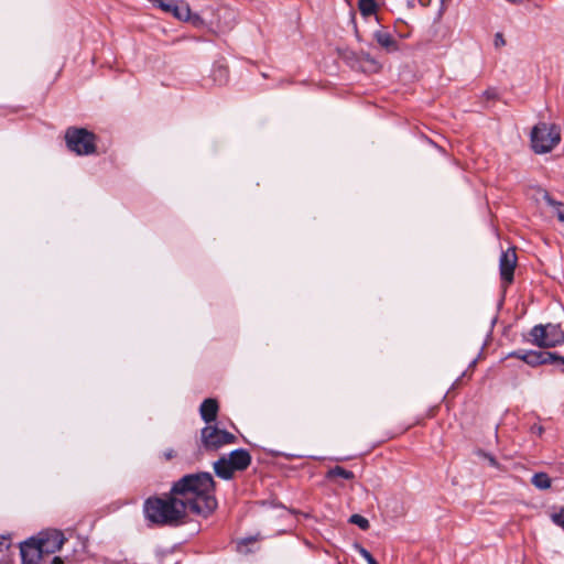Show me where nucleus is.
<instances>
[{
  "label": "nucleus",
  "mask_w": 564,
  "mask_h": 564,
  "mask_svg": "<svg viewBox=\"0 0 564 564\" xmlns=\"http://www.w3.org/2000/svg\"><path fill=\"white\" fill-rule=\"evenodd\" d=\"M214 487L209 473L186 475L173 485L169 496L145 501V518L155 524L175 525L188 513L207 517L217 507Z\"/></svg>",
  "instance_id": "f257e3e1"
},
{
  "label": "nucleus",
  "mask_w": 564,
  "mask_h": 564,
  "mask_svg": "<svg viewBox=\"0 0 564 564\" xmlns=\"http://www.w3.org/2000/svg\"><path fill=\"white\" fill-rule=\"evenodd\" d=\"M561 141V129L554 123L539 122L531 131L532 149L538 154L551 152Z\"/></svg>",
  "instance_id": "f03ea898"
},
{
  "label": "nucleus",
  "mask_w": 564,
  "mask_h": 564,
  "mask_svg": "<svg viewBox=\"0 0 564 564\" xmlns=\"http://www.w3.org/2000/svg\"><path fill=\"white\" fill-rule=\"evenodd\" d=\"M65 140L68 149L77 155H89L96 151L95 134L84 128H68Z\"/></svg>",
  "instance_id": "7ed1b4c3"
},
{
  "label": "nucleus",
  "mask_w": 564,
  "mask_h": 564,
  "mask_svg": "<svg viewBox=\"0 0 564 564\" xmlns=\"http://www.w3.org/2000/svg\"><path fill=\"white\" fill-rule=\"evenodd\" d=\"M245 468H247V451L245 449H236L214 463L216 475L224 479H230L236 470Z\"/></svg>",
  "instance_id": "20e7f679"
},
{
  "label": "nucleus",
  "mask_w": 564,
  "mask_h": 564,
  "mask_svg": "<svg viewBox=\"0 0 564 564\" xmlns=\"http://www.w3.org/2000/svg\"><path fill=\"white\" fill-rule=\"evenodd\" d=\"M531 341L544 348L555 347L564 343V332L560 325H536L531 332Z\"/></svg>",
  "instance_id": "39448f33"
},
{
  "label": "nucleus",
  "mask_w": 564,
  "mask_h": 564,
  "mask_svg": "<svg viewBox=\"0 0 564 564\" xmlns=\"http://www.w3.org/2000/svg\"><path fill=\"white\" fill-rule=\"evenodd\" d=\"M236 436L215 424L206 425L200 431V445L206 451H218L223 446L234 444Z\"/></svg>",
  "instance_id": "423d86ee"
},
{
  "label": "nucleus",
  "mask_w": 564,
  "mask_h": 564,
  "mask_svg": "<svg viewBox=\"0 0 564 564\" xmlns=\"http://www.w3.org/2000/svg\"><path fill=\"white\" fill-rule=\"evenodd\" d=\"M35 539L44 555L59 551L65 542L64 534L58 530L43 531Z\"/></svg>",
  "instance_id": "0eeeda50"
},
{
  "label": "nucleus",
  "mask_w": 564,
  "mask_h": 564,
  "mask_svg": "<svg viewBox=\"0 0 564 564\" xmlns=\"http://www.w3.org/2000/svg\"><path fill=\"white\" fill-rule=\"evenodd\" d=\"M517 265V254L513 249L503 251L500 257L499 268L502 282L508 285L513 280V272Z\"/></svg>",
  "instance_id": "6e6552de"
},
{
  "label": "nucleus",
  "mask_w": 564,
  "mask_h": 564,
  "mask_svg": "<svg viewBox=\"0 0 564 564\" xmlns=\"http://www.w3.org/2000/svg\"><path fill=\"white\" fill-rule=\"evenodd\" d=\"M20 551L23 564H39L44 555L35 538L21 543Z\"/></svg>",
  "instance_id": "1a4fd4ad"
},
{
  "label": "nucleus",
  "mask_w": 564,
  "mask_h": 564,
  "mask_svg": "<svg viewBox=\"0 0 564 564\" xmlns=\"http://www.w3.org/2000/svg\"><path fill=\"white\" fill-rule=\"evenodd\" d=\"M172 14L181 21L192 23L194 26L202 28L205 25L204 20L198 14L192 13L187 3L176 2Z\"/></svg>",
  "instance_id": "9d476101"
},
{
  "label": "nucleus",
  "mask_w": 564,
  "mask_h": 564,
  "mask_svg": "<svg viewBox=\"0 0 564 564\" xmlns=\"http://www.w3.org/2000/svg\"><path fill=\"white\" fill-rule=\"evenodd\" d=\"M218 402L216 399H206L203 401V403L199 406V414L203 419V421L210 425L213 422L216 421L217 414H218Z\"/></svg>",
  "instance_id": "9b49d317"
},
{
  "label": "nucleus",
  "mask_w": 564,
  "mask_h": 564,
  "mask_svg": "<svg viewBox=\"0 0 564 564\" xmlns=\"http://www.w3.org/2000/svg\"><path fill=\"white\" fill-rule=\"evenodd\" d=\"M373 37L377 41V43L384 48L387 52H395L398 51V43L392 37V35L384 31V30H378L373 33Z\"/></svg>",
  "instance_id": "f8f14e48"
},
{
  "label": "nucleus",
  "mask_w": 564,
  "mask_h": 564,
  "mask_svg": "<svg viewBox=\"0 0 564 564\" xmlns=\"http://www.w3.org/2000/svg\"><path fill=\"white\" fill-rule=\"evenodd\" d=\"M209 79L215 86H223L228 82V68L221 63H215L210 69Z\"/></svg>",
  "instance_id": "ddd939ff"
},
{
  "label": "nucleus",
  "mask_w": 564,
  "mask_h": 564,
  "mask_svg": "<svg viewBox=\"0 0 564 564\" xmlns=\"http://www.w3.org/2000/svg\"><path fill=\"white\" fill-rule=\"evenodd\" d=\"M551 358H557V355L554 352H529L521 356V359L527 364L535 365V364H547L551 362Z\"/></svg>",
  "instance_id": "4468645a"
},
{
  "label": "nucleus",
  "mask_w": 564,
  "mask_h": 564,
  "mask_svg": "<svg viewBox=\"0 0 564 564\" xmlns=\"http://www.w3.org/2000/svg\"><path fill=\"white\" fill-rule=\"evenodd\" d=\"M542 197L545 203L555 208L557 219L564 224V204L553 199L547 192L542 193Z\"/></svg>",
  "instance_id": "2eb2a0df"
},
{
  "label": "nucleus",
  "mask_w": 564,
  "mask_h": 564,
  "mask_svg": "<svg viewBox=\"0 0 564 564\" xmlns=\"http://www.w3.org/2000/svg\"><path fill=\"white\" fill-rule=\"evenodd\" d=\"M358 9L361 15L367 18L377 12L378 6L376 0H359Z\"/></svg>",
  "instance_id": "dca6fc26"
},
{
  "label": "nucleus",
  "mask_w": 564,
  "mask_h": 564,
  "mask_svg": "<svg viewBox=\"0 0 564 564\" xmlns=\"http://www.w3.org/2000/svg\"><path fill=\"white\" fill-rule=\"evenodd\" d=\"M532 484L539 489H547L551 487V479L544 473H538L532 477Z\"/></svg>",
  "instance_id": "f3484780"
},
{
  "label": "nucleus",
  "mask_w": 564,
  "mask_h": 564,
  "mask_svg": "<svg viewBox=\"0 0 564 564\" xmlns=\"http://www.w3.org/2000/svg\"><path fill=\"white\" fill-rule=\"evenodd\" d=\"M329 476L330 477H340L344 479H352L354 473L350 470H347L340 466H336L329 470Z\"/></svg>",
  "instance_id": "a211bd4d"
},
{
  "label": "nucleus",
  "mask_w": 564,
  "mask_h": 564,
  "mask_svg": "<svg viewBox=\"0 0 564 564\" xmlns=\"http://www.w3.org/2000/svg\"><path fill=\"white\" fill-rule=\"evenodd\" d=\"M552 522L564 530V506L551 512Z\"/></svg>",
  "instance_id": "6ab92c4d"
},
{
  "label": "nucleus",
  "mask_w": 564,
  "mask_h": 564,
  "mask_svg": "<svg viewBox=\"0 0 564 564\" xmlns=\"http://www.w3.org/2000/svg\"><path fill=\"white\" fill-rule=\"evenodd\" d=\"M153 4L162 9L164 12L172 13L173 7H175L174 0H150Z\"/></svg>",
  "instance_id": "aec40b11"
},
{
  "label": "nucleus",
  "mask_w": 564,
  "mask_h": 564,
  "mask_svg": "<svg viewBox=\"0 0 564 564\" xmlns=\"http://www.w3.org/2000/svg\"><path fill=\"white\" fill-rule=\"evenodd\" d=\"M349 522L352 523V524L358 525L361 530H368L369 529V521L365 517H362L360 514H352L349 518Z\"/></svg>",
  "instance_id": "412c9836"
},
{
  "label": "nucleus",
  "mask_w": 564,
  "mask_h": 564,
  "mask_svg": "<svg viewBox=\"0 0 564 564\" xmlns=\"http://www.w3.org/2000/svg\"><path fill=\"white\" fill-rule=\"evenodd\" d=\"M355 550L367 561L368 564H378L371 553L360 544H355Z\"/></svg>",
  "instance_id": "4be33fe9"
},
{
  "label": "nucleus",
  "mask_w": 564,
  "mask_h": 564,
  "mask_svg": "<svg viewBox=\"0 0 564 564\" xmlns=\"http://www.w3.org/2000/svg\"><path fill=\"white\" fill-rule=\"evenodd\" d=\"M494 45L497 48L506 45V40H505L502 33H496L495 39H494Z\"/></svg>",
  "instance_id": "5701e85b"
},
{
  "label": "nucleus",
  "mask_w": 564,
  "mask_h": 564,
  "mask_svg": "<svg viewBox=\"0 0 564 564\" xmlns=\"http://www.w3.org/2000/svg\"><path fill=\"white\" fill-rule=\"evenodd\" d=\"M481 455L488 460L490 466H492V467L499 466L497 459L492 455L486 454V453H481Z\"/></svg>",
  "instance_id": "b1692460"
},
{
  "label": "nucleus",
  "mask_w": 564,
  "mask_h": 564,
  "mask_svg": "<svg viewBox=\"0 0 564 564\" xmlns=\"http://www.w3.org/2000/svg\"><path fill=\"white\" fill-rule=\"evenodd\" d=\"M531 432H532V433H534V434H536V435H539V436H541V435L543 434V432H544V429H543V426H542V425L534 424V425H532V427H531Z\"/></svg>",
  "instance_id": "393cba45"
},
{
  "label": "nucleus",
  "mask_w": 564,
  "mask_h": 564,
  "mask_svg": "<svg viewBox=\"0 0 564 564\" xmlns=\"http://www.w3.org/2000/svg\"><path fill=\"white\" fill-rule=\"evenodd\" d=\"M8 547H9V539L6 536H0V551H2L3 549H8Z\"/></svg>",
  "instance_id": "a878e982"
},
{
  "label": "nucleus",
  "mask_w": 564,
  "mask_h": 564,
  "mask_svg": "<svg viewBox=\"0 0 564 564\" xmlns=\"http://www.w3.org/2000/svg\"><path fill=\"white\" fill-rule=\"evenodd\" d=\"M258 539H259L258 536H249V539H248L249 546L251 545V543H252L253 541H257ZM251 551H252V550L249 547V552H251Z\"/></svg>",
  "instance_id": "bb28decb"
},
{
  "label": "nucleus",
  "mask_w": 564,
  "mask_h": 564,
  "mask_svg": "<svg viewBox=\"0 0 564 564\" xmlns=\"http://www.w3.org/2000/svg\"><path fill=\"white\" fill-rule=\"evenodd\" d=\"M173 455H174V454H173V451H172V449H170L169 452H166V453L164 454V456H165V458H166V459L172 458V457H173Z\"/></svg>",
  "instance_id": "cd10ccee"
},
{
  "label": "nucleus",
  "mask_w": 564,
  "mask_h": 564,
  "mask_svg": "<svg viewBox=\"0 0 564 564\" xmlns=\"http://www.w3.org/2000/svg\"><path fill=\"white\" fill-rule=\"evenodd\" d=\"M53 564H63V561L61 557H54Z\"/></svg>",
  "instance_id": "c85d7f7f"
},
{
  "label": "nucleus",
  "mask_w": 564,
  "mask_h": 564,
  "mask_svg": "<svg viewBox=\"0 0 564 564\" xmlns=\"http://www.w3.org/2000/svg\"><path fill=\"white\" fill-rule=\"evenodd\" d=\"M554 360H560L561 362L564 364V357H561L557 355V358H551V361H554Z\"/></svg>",
  "instance_id": "c756f323"
},
{
  "label": "nucleus",
  "mask_w": 564,
  "mask_h": 564,
  "mask_svg": "<svg viewBox=\"0 0 564 564\" xmlns=\"http://www.w3.org/2000/svg\"><path fill=\"white\" fill-rule=\"evenodd\" d=\"M245 545H247L245 540H241V541L238 543V547H239V549L243 547Z\"/></svg>",
  "instance_id": "7c9ffc66"
},
{
  "label": "nucleus",
  "mask_w": 564,
  "mask_h": 564,
  "mask_svg": "<svg viewBox=\"0 0 564 564\" xmlns=\"http://www.w3.org/2000/svg\"><path fill=\"white\" fill-rule=\"evenodd\" d=\"M414 1H415V0H410V1L408 2L409 7H413V6H414Z\"/></svg>",
  "instance_id": "2f4dec72"
},
{
  "label": "nucleus",
  "mask_w": 564,
  "mask_h": 564,
  "mask_svg": "<svg viewBox=\"0 0 564 564\" xmlns=\"http://www.w3.org/2000/svg\"><path fill=\"white\" fill-rule=\"evenodd\" d=\"M443 4L448 3L451 0H441Z\"/></svg>",
  "instance_id": "473e14b6"
}]
</instances>
